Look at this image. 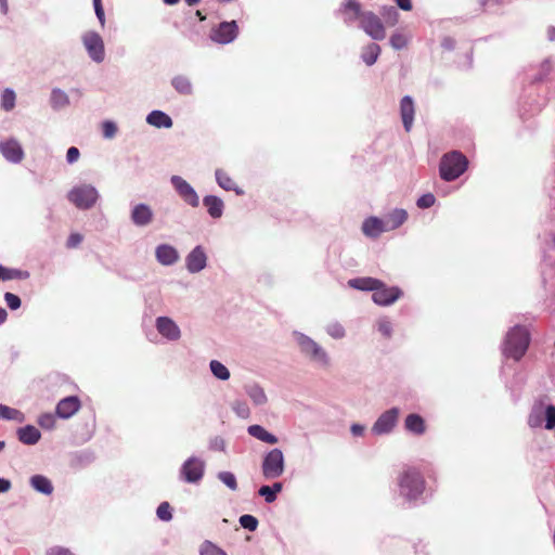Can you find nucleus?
<instances>
[{"label":"nucleus","mask_w":555,"mask_h":555,"mask_svg":"<svg viewBox=\"0 0 555 555\" xmlns=\"http://www.w3.org/2000/svg\"><path fill=\"white\" fill-rule=\"evenodd\" d=\"M529 346V334L522 326L513 327L506 335L503 352L506 357L519 360Z\"/></svg>","instance_id":"nucleus-1"},{"label":"nucleus","mask_w":555,"mask_h":555,"mask_svg":"<svg viewBox=\"0 0 555 555\" xmlns=\"http://www.w3.org/2000/svg\"><path fill=\"white\" fill-rule=\"evenodd\" d=\"M468 165L467 158L460 152L443 155L440 160V177L446 181H453L464 173Z\"/></svg>","instance_id":"nucleus-2"},{"label":"nucleus","mask_w":555,"mask_h":555,"mask_svg":"<svg viewBox=\"0 0 555 555\" xmlns=\"http://www.w3.org/2000/svg\"><path fill=\"white\" fill-rule=\"evenodd\" d=\"M349 12H353L360 17L361 28L374 40H382L386 33L379 17L372 12L360 14V4L354 0H349Z\"/></svg>","instance_id":"nucleus-3"},{"label":"nucleus","mask_w":555,"mask_h":555,"mask_svg":"<svg viewBox=\"0 0 555 555\" xmlns=\"http://www.w3.org/2000/svg\"><path fill=\"white\" fill-rule=\"evenodd\" d=\"M545 422V428H555V405H545L542 400L534 402L528 416V425L531 428H539Z\"/></svg>","instance_id":"nucleus-4"},{"label":"nucleus","mask_w":555,"mask_h":555,"mask_svg":"<svg viewBox=\"0 0 555 555\" xmlns=\"http://www.w3.org/2000/svg\"><path fill=\"white\" fill-rule=\"evenodd\" d=\"M399 486L403 496L415 500L423 492L424 479L417 470L408 468L400 477Z\"/></svg>","instance_id":"nucleus-5"},{"label":"nucleus","mask_w":555,"mask_h":555,"mask_svg":"<svg viewBox=\"0 0 555 555\" xmlns=\"http://www.w3.org/2000/svg\"><path fill=\"white\" fill-rule=\"evenodd\" d=\"M285 470L284 454L280 449H272L262 460L261 472L266 479H275L283 475Z\"/></svg>","instance_id":"nucleus-6"},{"label":"nucleus","mask_w":555,"mask_h":555,"mask_svg":"<svg viewBox=\"0 0 555 555\" xmlns=\"http://www.w3.org/2000/svg\"><path fill=\"white\" fill-rule=\"evenodd\" d=\"M98 191L92 185H80L68 193V199L80 209L92 207L98 199Z\"/></svg>","instance_id":"nucleus-7"},{"label":"nucleus","mask_w":555,"mask_h":555,"mask_svg":"<svg viewBox=\"0 0 555 555\" xmlns=\"http://www.w3.org/2000/svg\"><path fill=\"white\" fill-rule=\"evenodd\" d=\"M82 42L88 51L89 56L94 62H102L104 60V42L102 37L95 31H88L82 36Z\"/></svg>","instance_id":"nucleus-8"},{"label":"nucleus","mask_w":555,"mask_h":555,"mask_svg":"<svg viewBox=\"0 0 555 555\" xmlns=\"http://www.w3.org/2000/svg\"><path fill=\"white\" fill-rule=\"evenodd\" d=\"M238 34V27L235 21L222 22L211 30L210 38L212 41L227 44L232 42Z\"/></svg>","instance_id":"nucleus-9"},{"label":"nucleus","mask_w":555,"mask_h":555,"mask_svg":"<svg viewBox=\"0 0 555 555\" xmlns=\"http://www.w3.org/2000/svg\"><path fill=\"white\" fill-rule=\"evenodd\" d=\"M205 464L197 457H190L181 468L182 478L190 483L199 481L203 478Z\"/></svg>","instance_id":"nucleus-10"},{"label":"nucleus","mask_w":555,"mask_h":555,"mask_svg":"<svg viewBox=\"0 0 555 555\" xmlns=\"http://www.w3.org/2000/svg\"><path fill=\"white\" fill-rule=\"evenodd\" d=\"M171 183L181 198L192 207L199 205V198L195 190L183 178L179 176L171 177Z\"/></svg>","instance_id":"nucleus-11"},{"label":"nucleus","mask_w":555,"mask_h":555,"mask_svg":"<svg viewBox=\"0 0 555 555\" xmlns=\"http://www.w3.org/2000/svg\"><path fill=\"white\" fill-rule=\"evenodd\" d=\"M399 416V410L397 408H391L390 410L384 412L373 425V433L376 435H385L392 430L396 426Z\"/></svg>","instance_id":"nucleus-12"},{"label":"nucleus","mask_w":555,"mask_h":555,"mask_svg":"<svg viewBox=\"0 0 555 555\" xmlns=\"http://www.w3.org/2000/svg\"><path fill=\"white\" fill-rule=\"evenodd\" d=\"M401 296V291L398 287H386L382 282V286H377L373 291L372 299L379 306H388L393 304Z\"/></svg>","instance_id":"nucleus-13"},{"label":"nucleus","mask_w":555,"mask_h":555,"mask_svg":"<svg viewBox=\"0 0 555 555\" xmlns=\"http://www.w3.org/2000/svg\"><path fill=\"white\" fill-rule=\"evenodd\" d=\"M297 341L301 352L310 357L313 361L325 363V352L315 341L302 334L298 336Z\"/></svg>","instance_id":"nucleus-14"},{"label":"nucleus","mask_w":555,"mask_h":555,"mask_svg":"<svg viewBox=\"0 0 555 555\" xmlns=\"http://www.w3.org/2000/svg\"><path fill=\"white\" fill-rule=\"evenodd\" d=\"M80 400L76 396H69L62 399L56 405V414L61 418H69L79 411Z\"/></svg>","instance_id":"nucleus-15"},{"label":"nucleus","mask_w":555,"mask_h":555,"mask_svg":"<svg viewBox=\"0 0 555 555\" xmlns=\"http://www.w3.org/2000/svg\"><path fill=\"white\" fill-rule=\"evenodd\" d=\"M415 107L413 99L410 95H404L400 102V115L404 130L410 132L414 121Z\"/></svg>","instance_id":"nucleus-16"},{"label":"nucleus","mask_w":555,"mask_h":555,"mask_svg":"<svg viewBox=\"0 0 555 555\" xmlns=\"http://www.w3.org/2000/svg\"><path fill=\"white\" fill-rule=\"evenodd\" d=\"M0 152L12 163H20L24 157V152L20 143L15 140L0 142Z\"/></svg>","instance_id":"nucleus-17"},{"label":"nucleus","mask_w":555,"mask_h":555,"mask_svg":"<svg viewBox=\"0 0 555 555\" xmlns=\"http://www.w3.org/2000/svg\"><path fill=\"white\" fill-rule=\"evenodd\" d=\"M156 327L160 335L170 340H177L180 337L178 325L167 317L157 318Z\"/></svg>","instance_id":"nucleus-18"},{"label":"nucleus","mask_w":555,"mask_h":555,"mask_svg":"<svg viewBox=\"0 0 555 555\" xmlns=\"http://www.w3.org/2000/svg\"><path fill=\"white\" fill-rule=\"evenodd\" d=\"M206 254L201 246L195 247L186 257V268L190 272L196 273L206 267Z\"/></svg>","instance_id":"nucleus-19"},{"label":"nucleus","mask_w":555,"mask_h":555,"mask_svg":"<svg viewBox=\"0 0 555 555\" xmlns=\"http://www.w3.org/2000/svg\"><path fill=\"white\" fill-rule=\"evenodd\" d=\"M153 211L150 206L145 204H138L131 211V220L138 227H145L153 220Z\"/></svg>","instance_id":"nucleus-20"},{"label":"nucleus","mask_w":555,"mask_h":555,"mask_svg":"<svg viewBox=\"0 0 555 555\" xmlns=\"http://www.w3.org/2000/svg\"><path fill=\"white\" fill-rule=\"evenodd\" d=\"M362 231L369 237H377L388 230L385 220L377 217H370L363 221Z\"/></svg>","instance_id":"nucleus-21"},{"label":"nucleus","mask_w":555,"mask_h":555,"mask_svg":"<svg viewBox=\"0 0 555 555\" xmlns=\"http://www.w3.org/2000/svg\"><path fill=\"white\" fill-rule=\"evenodd\" d=\"M155 255L158 262H160L164 266H171L179 258L176 248L167 244L159 245L156 248Z\"/></svg>","instance_id":"nucleus-22"},{"label":"nucleus","mask_w":555,"mask_h":555,"mask_svg":"<svg viewBox=\"0 0 555 555\" xmlns=\"http://www.w3.org/2000/svg\"><path fill=\"white\" fill-rule=\"evenodd\" d=\"M203 205L206 207L209 216L218 219L223 214L224 204L221 198L215 195H207L203 198Z\"/></svg>","instance_id":"nucleus-23"},{"label":"nucleus","mask_w":555,"mask_h":555,"mask_svg":"<svg viewBox=\"0 0 555 555\" xmlns=\"http://www.w3.org/2000/svg\"><path fill=\"white\" fill-rule=\"evenodd\" d=\"M218 184L225 191H234L237 195H242L244 191L240 189L236 182L222 169L216 171Z\"/></svg>","instance_id":"nucleus-24"},{"label":"nucleus","mask_w":555,"mask_h":555,"mask_svg":"<svg viewBox=\"0 0 555 555\" xmlns=\"http://www.w3.org/2000/svg\"><path fill=\"white\" fill-rule=\"evenodd\" d=\"M17 436L21 442L30 446L39 441L41 434L36 427L27 425L17 430Z\"/></svg>","instance_id":"nucleus-25"},{"label":"nucleus","mask_w":555,"mask_h":555,"mask_svg":"<svg viewBox=\"0 0 555 555\" xmlns=\"http://www.w3.org/2000/svg\"><path fill=\"white\" fill-rule=\"evenodd\" d=\"M146 121L157 128H170L172 126L171 118L162 111H153L147 115Z\"/></svg>","instance_id":"nucleus-26"},{"label":"nucleus","mask_w":555,"mask_h":555,"mask_svg":"<svg viewBox=\"0 0 555 555\" xmlns=\"http://www.w3.org/2000/svg\"><path fill=\"white\" fill-rule=\"evenodd\" d=\"M247 431L251 437H254L260 441H263V442H267L270 444L278 443V438L274 435L270 434L267 429H264L260 425H250L248 427Z\"/></svg>","instance_id":"nucleus-27"},{"label":"nucleus","mask_w":555,"mask_h":555,"mask_svg":"<svg viewBox=\"0 0 555 555\" xmlns=\"http://www.w3.org/2000/svg\"><path fill=\"white\" fill-rule=\"evenodd\" d=\"M349 286L360 291H374L377 286H382V282L373 278H357L349 280Z\"/></svg>","instance_id":"nucleus-28"},{"label":"nucleus","mask_w":555,"mask_h":555,"mask_svg":"<svg viewBox=\"0 0 555 555\" xmlns=\"http://www.w3.org/2000/svg\"><path fill=\"white\" fill-rule=\"evenodd\" d=\"M404 426L406 430L416 434L422 435L425 433V422L418 414H409L404 421Z\"/></svg>","instance_id":"nucleus-29"},{"label":"nucleus","mask_w":555,"mask_h":555,"mask_svg":"<svg viewBox=\"0 0 555 555\" xmlns=\"http://www.w3.org/2000/svg\"><path fill=\"white\" fill-rule=\"evenodd\" d=\"M408 214L404 209L392 210L385 219L387 230H395L405 222Z\"/></svg>","instance_id":"nucleus-30"},{"label":"nucleus","mask_w":555,"mask_h":555,"mask_svg":"<svg viewBox=\"0 0 555 555\" xmlns=\"http://www.w3.org/2000/svg\"><path fill=\"white\" fill-rule=\"evenodd\" d=\"M171 85L176 91L182 95H190L193 91V86L190 78L184 75H178L173 77Z\"/></svg>","instance_id":"nucleus-31"},{"label":"nucleus","mask_w":555,"mask_h":555,"mask_svg":"<svg viewBox=\"0 0 555 555\" xmlns=\"http://www.w3.org/2000/svg\"><path fill=\"white\" fill-rule=\"evenodd\" d=\"M379 53V46L376 43H370L363 48L361 59L367 66H372L377 61Z\"/></svg>","instance_id":"nucleus-32"},{"label":"nucleus","mask_w":555,"mask_h":555,"mask_svg":"<svg viewBox=\"0 0 555 555\" xmlns=\"http://www.w3.org/2000/svg\"><path fill=\"white\" fill-rule=\"evenodd\" d=\"M30 485L38 492H41L44 494H51L53 491V486H52L51 481L42 475L33 476L30 478Z\"/></svg>","instance_id":"nucleus-33"},{"label":"nucleus","mask_w":555,"mask_h":555,"mask_svg":"<svg viewBox=\"0 0 555 555\" xmlns=\"http://www.w3.org/2000/svg\"><path fill=\"white\" fill-rule=\"evenodd\" d=\"M29 278V272L18 269H9L0 264V280H26Z\"/></svg>","instance_id":"nucleus-34"},{"label":"nucleus","mask_w":555,"mask_h":555,"mask_svg":"<svg viewBox=\"0 0 555 555\" xmlns=\"http://www.w3.org/2000/svg\"><path fill=\"white\" fill-rule=\"evenodd\" d=\"M0 418L2 420H15V421H23V414L21 411L10 408L4 404H0Z\"/></svg>","instance_id":"nucleus-35"},{"label":"nucleus","mask_w":555,"mask_h":555,"mask_svg":"<svg viewBox=\"0 0 555 555\" xmlns=\"http://www.w3.org/2000/svg\"><path fill=\"white\" fill-rule=\"evenodd\" d=\"M210 370H211L212 374L221 380H227L230 378L229 370L221 362H219L217 360H212L210 362Z\"/></svg>","instance_id":"nucleus-36"},{"label":"nucleus","mask_w":555,"mask_h":555,"mask_svg":"<svg viewBox=\"0 0 555 555\" xmlns=\"http://www.w3.org/2000/svg\"><path fill=\"white\" fill-rule=\"evenodd\" d=\"M247 393L255 404H263L267 401L266 393L262 388L257 385L249 386Z\"/></svg>","instance_id":"nucleus-37"},{"label":"nucleus","mask_w":555,"mask_h":555,"mask_svg":"<svg viewBox=\"0 0 555 555\" xmlns=\"http://www.w3.org/2000/svg\"><path fill=\"white\" fill-rule=\"evenodd\" d=\"M1 106L4 111L9 112L15 106V93L10 89H5L1 98Z\"/></svg>","instance_id":"nucleus-38"},{"label":"nucleus","mask_w":555,"mask_h":555,"mask_svg":"<svg viewBox=\"0 0 555 555\" xmlns=\"http://www.w3.org/2000/svg\"><path fill=\"white\" fill-rule=\"evenodd\" d=\"M218 478L231 490L235 491L237 489V481L232 473L221 472L219 473Z\"/></svg>","instance_id":"nucleus-39"},{"label":"nucleus","mask_w":555,"mask_h":555,"mask_svg":"<svg viewBox=\"0 0 555 555\" xmlns=\"http://www.w3.org/2000/svg\"><path fill=\"white\" fill-rule=\"evenodd\" d=\"M240 524L244 529L255 531L258 527V520L253 515H243L240 517Z\"/></svg>","instance_id":"nucleus-40"},{"label":"nucleus","mask_w":555,"mask_h":555,"mask_svg":"<svg viewBox=\"0 0 555 555\" xmlns=\"http://www.w3.org/2000/svg\"><path fill=\"white\" fill-rule=\"evenodd\" d=\"M157 517L164 521H169L172 518L171 507L168 502H163L158 505L156 511Z\"/></svg>","instance_id":"nucleus-41"},{"label":"nucleus","mask_w":555,"mask_h":555,"mask_svg":"<svg viewBox=\"0 0 555 555\" xmlns=\"http://www.w3.org/2000/svg\"><path fill=\"white\" fill-rule=\"evenodd\" d=\"M201 555H227L221 548L209 541H206L201 547Z\"/></svg>","instance_id":"nucleus-42"},{"label":"nucleus","mask_w":555,"mask_h":555,"mask_svg":"<svg viewBox=\"0 0 555 555\" xmlns=\"http://www.w3.org/2000/svg\"><path fill=\"white\" fill-rule=\"evenodd\" d=\"M390 44L395 50H401L408 44V38L400 33H396L390 37Z\"/></svg>","instance_id":"nucleus-43"},{"label":"nucleus","mask_w":555,"mask_h":555,"mask_svg":"<svg viewBox=\"0 0 555 555\" xmlns=\"http://www.w3.org/2000/svg\"><path fill=\"white\" fill-rule=\"evenodd\" d=\"M38 424L42 428L51 429L55 425V418H54V416L51 413H44V414L39 416Z\"/></svg>","instance_id":"nucleus-44"},{"label":"nucleus","mask_w":555,"mask_h":555,"mask_svg":"<svg viewBox=\"0 0 555 555\" xmlns=\"http://www.w3.org/2000/svg\"><path fill=\"white\" fill-rule=\"evenodd\" d=\"M103 135L106 139H112L117 132V127L113 121L106 120L102 124Z\"/></svg>","instance_id":"nucleus-45"},{"label":"nucleus","mask_w":555,"mask_h":555,"mask_svg":"<svg viewBox=\"0 0 555 555\" xmlns=\"http://www.w3.org/2000/svg\"><path fill=\"white\" fill-rule=\"evenodd\" d=\"M4 300L8 305V307L12 310H16L21 307V299L17 295L12 293H5L4 294Z\"/></svg>","instance_id":"nucleus-46"},{"label":"nucleus","mask_w":555,"mask_h":555,"mask_svg":"<svg viewBox=\"0 0 555 555\" xmlns=\"http://www.w3.org/2000/svg\"><path fill=\"white\" fill-rule=\"evenodd\" d=\"M435 202H436L435 196L431 193H427V194L422 195L417 199L416 204L420 208H429L435 204Z\"/></svg>","instance_id":"nucleus-47"},{"label":"nucleus","mask_w":555,"mask_h":555,"mask_svg":"<svg viewBox=\"0 0 555 555\" xmlns=\"http://www.w3.org/2000/svg\"><path fill=\"white\" fill-rule=\"evenodd\" d=\"M378 331L385 336L390 337L392 332V326L389 320L387 319H380L377 322Z\"/></svg>","instance_id":"nucleus-48"},{"label":"nucleus","mask_w":555,"mask_h":555,"mask_svg":"<svg viewBox=\"0 0 555 555\" xmlns=\"http://www.w3.org/2000/svg\"><path fill=\"white\" fill-rule=\"evenodd\" d=\"M259 495L263 496L266 502L268 503H272L275 501L276 496L275 494L273 493V491L270 489V486H262L260 489H259Z\"/></svg>","instance_id":"nucleus-49"},{"label":"nucleus","mask_w":555,"mask_h":555,"mask_svg":"<svg viewBox=\"0 0 555 555\" xmlns=\"http://www.w3.org/2000/svg\"><path fill=\"white\" fill-rule=\"evenodd\" d=\"M93 5H94L95 15L99 18V22L101 23L102 26H104L105 14H104L103 5H102V0H93Z\"/></svg>","instance_id":"nucleus-50"},{"label":"nucleus","mask_w":555,"mask_h":555,"mask_svg":"<svg viewBox=\"0 0 555 555\" xmlns=\"http://www.w3.org/2000/svg\"><path fill=\"white\" fill-rule=\"evenodd\" d=\"M52 101L55 105H64L68 102V99L64 92L60 90H54L52 92Z\"/></svg>","instance_id":"nucleus-51"},{"label":"nucleus","mask_w":555,"mask_h":555,"mask_svg":"<svg viewBox=\"0 0 555 555\" xmlns=\"http://www.w3.org/2000/svg\"><path fill=\"white\" fill-rule=\"evenodd\" d=\"M83 237L79 233H72L66 242L67 248H76L82 242Z\"/></svg>","instance_id":"nucleus-52"},{"label":"nucleus","mask_w":555,"mask_h":555,"mask_svg":"<svg viewBox=\"0 0 555 555\" xmlns=\"http://www.w3.org/2000/svg\"><path fill=\"white\" fill-rule=\"evenodd\" d=\"M79 156H80V152L77 147L72 146L67 150L66 158L69 164L77 162Z\"/></svg>","instance_id":"nucleus-53"},{"label":"nucleus","mask_w":555,"mask_h":555,"mask_svg":"<svg viewBox=\"0 0 555 555\" xmlns=\"http://www.w3.org/2000/svg\"><path fill=\"white\" fill-rule=\"evenodd\" d=\"M47 555H74L68 548L54 546L50 548Z\"/></svg>","instance_id":"nucleus-54"},{"label":"nucleus","mask_w":555,"mask_h":555,"mask_svg":"<svg viewBox=\"0 0 555 555\" xmlns=\"http://www.w3.org/2000/svg\"><path fill=\"white\" fill-rule=\"evenodd\" d=\"M233 409L240 416H246L248 414V408L243 402H235Z\"/></svg>","instance_id":"nucleus-55"},{"label":"nucleus","mask_w":555,"mask_h":555,"mask_svg":"<svg viewBox=\"0 0 555 555\" xmlns=\"http://www.w3.org/2000/svg\"><path fill=\"white\" fill-rule=\"evenodd\" d=\"M328 333L334 337H343L345 334V330L341 325H330Z\"/></svg>","instance_id":"nucleus-56"},{"label":"nucleus","mask_w":555,"mask_h":555,"mask_svg":"<svg viewBox=\"0 0 555 555\" xmlns=\"http://www.w3.org/2000/svg\"><path fill=\"white\" fill-rule=\"evenodd\" d=\"M441 46L446 49V50H453L454 47H455V40L451 37H446L442 39V42H441Z\"/></svg>","instance_id":"nucleus-57"},{"label":"nucleus","mask_w":555,"mask_h":555,"mask_svg":"<svg viewBox=\"0 0 555 555\" xmlns=\"http://www.w3.org/2000/svg\"><path fill=\"white\" fill-rule=\"evenodd\" d=\"M397 5L404 10V11H410L412 10V2L411 0H395Z\"/></svg>","instance_id":"nucleus-58"},{"label":"nucleus","mask_w":555,"mask_h":555,"mask_svg":"<svg viewBox=\"0 0 555 555\" xmlns=\"http://www.w3.org/2000/svg\"><path fill=\"white\" fill-rule=\"evenodd\" d=\"M11 489V481L4 478H0V493L7 492Z\"/></svg>","instance_id":"nucleus-59"},{"label":"nucleus","mask_w":555,"mask_h":555,"mask_svg":"<svg viewBox=\"0 0 555 555\" xmlns=\"http://www.w3.org/2000/svg\"><path fill=\"white\" fill-rule=\"evenodd\" d=\"M364 431V426L360 425V424H353L351 426V433L354 435V436H361Z\"/></svg>","instance_id":"nucleus-60"},{"label":"nucleus","mask_w":555,"mask_h":555,"mask_svg":"<svg viewBox=\"0 0 555 555\" xmlns=\"http://www.w3.org/2000/svg\"><path fill=\"white\" fill-rule=\"evenodd\" d=\"M387 14L389 15V17H392L391 24L395 25L398 21L397 20L398 13H397L396 9L393 7H390L389 9H387Z\"/></svg>","instance_id":"nucleus-61"},{"label":"nucleus","mask_w":555,"mask_h":555,"mask_svg":"<svg viewBox=\"0 0 555 555\" xmlns=\"http://www.w3.org/2000/svg\"><path fill=\"white\" fill-rule=\"evenodd\" d=\"M546 34H547V38L550 41L555 40V27L554 26H548L546 29Z\"/></svg>","instance_id":"nucleus-62"},{"label":"nucleus","mask_w":555,"mask_h":555,"mask_svg":"<svg viewBox=\"0 0 555 555\" xmlns=\"http://www.w3.org/2000/svg\"><path fill=\"white\" fill-rule=\"evenodd\" d=\"M283 485L281 482H275L272 486H270V489L273 491V493L276 495L279 492L282 491Z\"/></svg>","instance_id":"nucleus-63"},{"label":"nucleus","mask_w":555,"mask_h":555,"mask_svg":"<svg viewBox=\"0 0 555 555\" xmlns=\"http://www.w3.org/2000/svg\"><path fill=\"white\" fill-rule=\"evenodd\" d=\"M8 318V312L5 309L0 308V324H2Z\"/></svg>","instance_id":"nucleus-64"}]
</instances>
